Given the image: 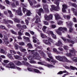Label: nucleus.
I'll return each mask as SVG.
<instances>
[{
	"instance_id": "nucleus-1",
	"label": "nucleus",
	"mask_w": 77,
	"mask_h": 77,
	"mask_svg": "<svg viewBox=\"0 0 77 77\" xmlns=\"http://www.w3.org/2000/svg\"><path fill=\"white\" fill-rule=\"evenodd\" d=\"M50 49V47H48L47 48V50L48 51V52H47V53L48 55V56H49V58H50L51 59L48 58H47L46 60H48V62H50L51 61V62H56V60H54L53 59V57H51V55Z\"/></svg>"
},
{
	"instance_id": "nucleus-2",
	"label": "nucleus",
	"mask_w": 77,
	"mask_h": 77,
	"mask_svg": "<svg viewBox=\"0 0 77 77\" xmlns=\"http://www.w3.org/2000/svg\"><path fill=\"white\" fill-rule=\"evenodd\" d=\"M43 41L46 45H51V42H53L52 39L50 38H48V40L43 39Z\"/></svg>"
},
{
	"instance_id": "nucleus-3",
	"label": "nucleus",
	"mask_w": 77,
	"mask_h": 77,
	"mask_svg": "<svg viewBox=\"0 0 77 77\" xmlns=\"http://www.w3.org/2000/svg\"><path fill=\"white\" fill-rule=\"evenodd\" d=\"M6 68H11L13 69H16L17 66H15V64L12 63L10 62L8 64V65L6 66Z\"/></svg>"
},
{
	"instance_id": "nucleus-4",
	"label": "nucleus",
	"mask_w": 77,
	"mask_h": 77,
	"mask_svg": "<svg viewBox=\"0 0 77 77\" xmlns=\"http://www.w3.org/2000/svg\"><path fill=\"white\" fill-rule=\"evenodd\" d=\"M38 64H40V65H44L45 66H48V67H53V66L51 65L48 64L47 63L43 61L42 62H38Z\"/></svg>"
},
{
	"instance_id": "nucleus-5",
	"label": "nucleus",
	"mask_w": 77,
	"mask_h": 77,
	"mask_svg": "<svg viewBox=\"0 0 77 77\" xmlns=\"http://www.w3.org/2000/svg\"><path fill=\"white\" fill-rule=\"evenodd\" d=\"M45 18L46 20L47 21H49L50 20H52L53 18V15L52 14H50L49 16L47 15L45 16Z\"/></svg>"
},
{
	"instance_id": "nucleus-6",
	"label": "nucleus",
	"mask_w": 77,
	"mask_h": 77,
	"mask_svg": "<svg viewBox=\"0 0 77 77\" xmlns=\"http://www.w3.org/2000/svg\"><path fill=\"white\" fill-rule=\"evenodd\" d=\"M16 12L18 15H20V16H22L23 15V13H22V11L21 10V8H19L18 10H16Z\"/></svg>"
},
{
	"instance_id": "nucleus-7",
	"label": "nucleus",
	"mask_w": 77,
	"mask_h": 77,
	"mask_svg": "<svg viewBox=\"0 0 77 77\" xmlns=\"http://www.w3.org/2000/svg\"><path fill=\"white\" fill-rule=\"evenodd\" d=\"M55 57L57 60H58L60 61L63 62V58L64 57H61L60 56H56Z\"/></svg>"
},
{
	"instance_id": "nucleus-8",
	"label": "nucleus",
	"mask_w": 77,
	"mask_h": 77,
	"mask_svg": "<svg viewBox=\"0 0 77 77\" xmlns=\"http://www.w3.org/2000/svg\"><path fill=\"white\" fill-rule=\"evenodd\" d=\"M4 43L5 44H6V45L8 44L9 42L8 41V37H7L6 36H5L4 37Z\"/></svg>"
},
{
	"instance_id": "nucleus-9",
	"label": "nucleus",
	"mask_w": 77,
	"mask_h": 77,
	"mask_svg": "<svg viewBox=\"0 0 77 77\" xmlns=\"http://www.w3.org/2000/svg\"><path fill=\"white\" fill-rule=\"evenodd\" d=\"M72 23L70 22L69 25H68V26H69V32H72L74 30V29L72 28V27L71 26H72Z\"/></svg>"
},
{
	"instance_id": "nucleus-10",
	"label": "nucleus",
	"mask_w": 77,
	"mask_h": 77,
	"mask_svg": "<svg viewBox=\"0 0 77 77\" xmlns=\"http://www.w3.org/2000/svg\"><path fill=\"white\" fill-rule=\"evenodd\" d=\"M70 52H72V54H71V53H69V55L70 56H71L72 54V55H73V56H75V50H70Z\"/></svg>"
},
{
	"instance_id": "nucleus-11",
	"label": "nucleus",
	"mask_w": 77,
	"mask_h": 77,
	"mask_svg": "<svg viewBox=\"0 0 77 77\" xmlns=\"http://www.w3.org/2000/svg\"><path fill=\"white\" fill-rule=\"evenodd\" d=\"M43 8L46 12H49V11L48 9V6L47 5H45L43 6Z\"/></svg>"
},
{
	"instance_id": "nucleus-12",
	"label": "nucleus",
	"mask_w": 77,
	"mask_h": 77,
	"mask_svg": "<svg viewBox=\"0 0 77 77\" xmlns=\"http://www.w3.org/2000/svg\"><path fill=\"white\" fill-rule=\"evenodd\" d=\"M36 19L35 21V23H36V24H37V23H38L39 22H41V20H40V19L39 18V17H38V16H37L36 17Z\"/></svg>"
},
{
	"instance_id": "nucleus-13",
	"label": "nucleus",
	"mask_w": 77,
	"mask_h": 77,
	"mask_svg": "<svg viewBox=\"0 0 77 77\" xmlns=\"http://www.w3.org/2000/svg\"><path fill=\"white\" fill-rule=\"evenodd\" d=\"M22 5L23 7V13H25V12L26 11V8H24V7H26V6L24 4H22Z\"/></svg>"
},
{
	"instance_id": "nucleus-14",
	"label": "nucleus",
	"mask_w": 77,
	"mask_h": 77,
	"mask_svg": "<svg viewBox=\"0 0 77 77\" xmlns=\"http://www.w3.org/2000/svg\"><path fill=\"white\" fill-rule=\"evenodd\" d=\"M49 32L51 33V36L54 39H56V36L55 35H54L53 33V31H49Z\"/></svg>"
},
{
	"instance_id": "nucleus-15",
	"label": "nucleus",
	"mask_w": 77,
	"mask_h": 77,
	"mask_svg": "<svg viewBox=\"0 0 77 77\" xmlns=\"http://www.w3.org/2000/svg\"><path fill=\"white\" fill-rule=\"evenodd\" d=\"M37 53L36 54V55H34V59H38V60L40 59L41 58V57H40V56H38L37 57Z\"/></svg>"
},
{
	"instance_id": "nucleus-16",
	"label": "nucleus",
	"mask_w": 77,
	"mask_h": 77,
	"mask_svg": "<svg viewBox=\"0 0 77 77\" xmlns=\"http://www.w3.org/2000/svg\"><path fill=\"white\" fill-rule=\"evenodd\" d=\"M17 65H21L22 63L21 62L18 61H16L14 62Z\"/></svg>"
},
{
	"instance_id": "nucleus-17",
	"label": "nucleus",
	"mask_w": 77,
	"mask_h": 77,
	"mask_svg": "<svg viewBox=\"0 0 77 77\" xmlns=\"http://www.w3.org/2000/svg\"><path fill=\"white\" fill-rule=\"evenodd\" d=\"M43 9L40 8L38 11L37 12V13L39 16H41V12H43Z\"/></svg>"
},
{
	"instance_id": "nucleus-18",
	"label": "nucleus",
	"mask_w": 77,
	"mask_h": 77,
	"mask_svg": "<svg viewBox=\"0 0 77 77\" xmlns=\"http://www.w3.org/2000/svg\"><path fill=\"white\" fill-rule=\"evenodd\" d=\"M55 17V19L56 20H57L59 19H60V16L58 14H56L54 15Z\"/></svg>"
},
{
	"instance_id": "nucleus-19",
	"label": "nucleus",
	"mask_w": 77,
	"mask_h": 77,
	"mask_svg": "<svg viewBox=\"0 0 77 77\" xmlns=\"http://www.w3.org/2000/svg\"><path fill=\"white\" fill-rule=\"evenodd\" d=\"M19 48L20 51L22 52H24V51H26V49H24L22 47L20 46Z\"/></svg>"
},
{
	"instance_id": "nucleus-20",
	"label": "nucleus",
	"mask_w": 77,
	"mask_h": 77,
	"mask_svg": "<svg viewBox=\"0 0 77 77\" xmlns=\"http://www.w3.org/2000/svg\"><path fill=\"white\" fill-rule=\"evenodd\" d=\"M0 52H1V53H3V54H5L7 53L6 51H5L3 49H1Z\"/></svg>"
},
{
	"instance_id": "nucleus-21",
	"label": "nucleus",
	"mask_w": 77,
	"mask_h": 77,
	"mask_svg": "<svg viewBox=\"0 0 77 77\" xmlns=\"http://www.w3.org/2000/svg\"><path fill=\"white\" fill-rule=\"evenodd\" d=\"M41 36L42 38H45V37H47L46 35L43 34L42 33H41Z\"/></svg>"
},
{
	"instance_id": "nucleus-22",
	"label": "nucleus",
	"mask_w": 77,
	"mask_h": 77,
	"mask_svg": "<svg viewBox=\"0 0 77 77\" xmlns=\"http://www.w3.org/2000/svg\"><path fill=\"white\" fill-rule=\"evenodd\" d=\"M55 44L56 45H57V46H60V45H62V43L60 41H58V43H56Z\"/></svg>"
},
{
	"instance_id": "nucleus-23",
	"label": "nucleus",
	"mask_w": 77,
	"mask_h": 77,
	"mask_svg": "<svg viewBox=\"0 0 77 77\" xmlns=\"http://www.w3.org/2000/svg\"><path fill=\"white\" fill-rule=\"evenodd\" d=\"M32 14V13L29 10L26 11V15L27 16H30V15Z\"/></svg>"
},
{
	"instance_id": "nucleus-24",
	"label": "nucleus",
	"mask_w": 77,
	"mask_h": 77,
	"mask_svg": "<svg viewBox=\"0 0 77 77\" xmlns=\"http://www.w3.org/2000/svg\"><path fill=\"white\" fill-rule=\"evenodd\" d=\"M51 7L53 10H54V11H56V10H57V8H56V7L55 5H51Z\"/></svg>"
},
{
	"instance_id": "nucleus-25",
	"label": "nucleus",
	"mask_w": 77,
	"mask_h": 77,
	"mask_svg": "<svg viewBox=\"0 0 77 77\" xmlns=\"http://www.w3.org/2000/svg\"><path fill=\"white\" fill-rule=\"evenodd\" d=\"M55 3L56 5H57V8L58 9H60V7H59V2H55Z\"/></svg>"
},
{
	"instance_id": "nucleus-26",
	"label": "nucleus",
	"mask_w": 77,
	"mask_h": 77,
	"mask_svg": "<svg viewBox=\"0 0 77 77\" xmlns=\"http://www.w3.org/2000/svg\"><path fill=\"white\" fill-rule=\"evenodd\" d=\"M27 46L29 47V48H32L33 47H32V45L30 43H28L27 44Z\"/></svg>"
},
{
	"instance_id": "nucleus-27",
	"label": "nucleus",
	"mask_w": 77,
	"mask_h": 77,
	"mask_svg": "<svg viewBox=\"0 0 77 77\" xmlns=\"http://www.w3.org/2000/svg\"><path fill=\"white\" fill-rule=\"evenodd\" d=\"M34 71H35V72H37V73H41V72L38 69H34Z\"/></svg>"
},
{
	"instance_id": "nucleus-28",
	"label": "nucleus",
	"mask_w": 77,
	"mask_h": 77,
	"mask_svg": "<svg viewBox=\"0 0 77 77\" xmlns=\"http://www.w3.org/2000/svg\"><path fill=\"white\" fill-rule=\"evenodd\" d=\"M32 38L33 39V42L36 43V38L35 36H33Z\"/></svg>"
},
{
	"instance_id": "nucleus-29",
	"label": "nucleus",
	"mask_w": 77,
	"mask_h": 77,
	"mask_svg": "<svg viewBox=\"0 0 77 77\" xmlns=\"http://www.w3.org/2000/svg\"><path fill=\"white\" fill-rule=\"evenodd\" d=\"M53 50L54 51H55V52H56V53H57V54H59V51L57 50V49L55 48H54L53 49Z\"/></svg>"
},
{
	"instance_id": "nucleus-30",
	"label": "nucleus",
	"mask_w": 77,
	"mask_h": 77,
	"mask_svg": "<svg viewBox=\"0 0 77 77\" xmlns=\"http://www.w3.org/2000/svg\"><path fill=\"white\" fill-rule=\"evenodd\" d=\"M23 65H26L27 66H28L29 65L28 63L26 61H23Z\"/></svg>"
},
{
	"instance_id": "nucleus-31",
	"label": "nucleus",
	"mask_w": 77,
	"mask_h": 77,
	"mask_svg": "<svg viewBox=\"0 0 77 77\" xmlns=\"http://www.w3.org/2000/svg\"><path fill=\"white\" fill-rule=\"evenodd\" d=\"M64 30V31H63ZM65 31H67V28L65 27H63V32L64 33L65 32Z\"/></svg>"
},
{
	"instance_id": "nucleus-32",
	"label": "nucleus",
	"mask_w": 77,
	"mask_h": 77,
	"mask_svg": "<svg viewBox=\"0 0 77 77\" xmlns=\"http://www.w3.org/2000/svg\"><path fill=\"white\" fill-rule=\"evenodd\" d=\"M70 68L71 69H72V70H74V69H76L77 71V68H76V67H74L72 66H71L70 67Z\"/></svg>"
},
{
	"instance_id": "nucleus-33",
	"label": "nucleus",
	"mask_w": 77,
	"mask_h": 77,
	"mask_svg": "<svg viewBox=\"0 0 77 77\" xmlns=\"http://www.w3.org/2000/svg\"><path fill=\"white\" fill-rule=\"evenodd\" d=\"M72 5L75 8H77V5L75 3L72 4Z\"/></svg>"
},
{
	"instance_id": "nucleus-34",
	"label": "nucleus",
	"mask_w": 77,
	"mask_h": 77,
	"mask_svg": "<svg viewBox=\"0 0 77 77\" xmlns=\"http://www.w3.org/2000/svg\"><path fill=\"white\" fill-rule=\"evenodd\" d=\"M29 62L30 63H33L34 64L36 63V62L34 60L31 61Z\"/></svg>"
},
{
	"instance_id": "nucleus-35",
	"label": "nucleus",
	"mask_w": 77,
	"mask_h": 77,
	"mask_svg": "<svg viewBox=\"0 0 77 77\" xmlns=\"http://www.w3.org/2000/svg\"><path fill=\"white\" fill-rule=\"evenodd\" d=\"M8 12L9 14H11L10 15V16L11 17H12L13 16V14H12V12H11V11L9 10L8 11Z\"/></svg>"
},
{
	"instance_id": "nucleus-36",
	"label": "nucleus",
	"mask_w": 77,
	"mask_h": 77,
	"mask_svg": "<svg viewBox=\"0 0 77 77\" xmlns=\"http://www.w3.org/2000/svg\"><path fill=\"white\" fill-rule=\"evenodd\" d=\"M47 27L45 26H44L43 27V28L42 29L43 32H45L46 31V29H47Z\"/></svg>"
},
{
	"instance_id": "nucleus-37",
	"label": "nucleus",
	"mask_w": 77,
	"mask_h": 77,
	"mask_svg": "<svg viewBox=\"0 0 77 77\" xmlns=\"http://www.w3.org/2000/svg\"><path fill=\"white\" fill-rule=\"evenodd\" d=\"M68 41L69 42H71V43H72V44H74V42L72 41L71 40L68 39Z\"/></svg>"
},
{
	"instance_id": "nucleus-38",
	"label": "nucleus",
	"mask_w": 77,
	"mask_h": 77,
	"mask_svg": "<svg viewBox=\"0 0 77 77\" xmlns=\"http://www.w3.org/2000/svg\"><path fill=\"white\" fill-rule=\"evenodd\" d=\"M72 60H73V61H75V62H77V58L75 57H74L72 58Z\"/></svg>"
},
{
	"instance_id": "nucleus-39",
	"label": "nucleus",
	"mask_w": 77,
	"mask_h": 77,
	"mask_svg": "<svg viewBox=\"0 0 77 77\" xmlns=\"http://www.w3.org/2000/svg\"><path fill=\"white\" fill-rule=\"evenodd\" d=\"M0 8H1V9H5V7L4 6H2V5L0 4Z\"/></svg>"
},
{
	"instance_id": "nucleus-40",
	"label": "nucleus",
	"mask_w": 77,
	"mask_h": 77,
	"mask_svg": "<svg viewBox=\"0 0 77 77\" xmlns=\"http://www.w3.org/2000/svg\"><path fill=\"white\" fill-rule=\"evenodd\" d=\"M19 44L21 46H22V45H24V43L23 42H21L19 43Z\"/></svg>"
},
{
	"instance_id": "nucleus-41",
	"label": "nucleus",
	"mask_w": 77,
	"mask_h": 77,
	"mask_svg": "<svg viewBox=\"0 0 77 77\" xmlns=\"http://www.w3.org/2000/svg\"><path fill=\"white\" fill-rule=\"evenodd\" d=\"M14 21H15V22H17V23H20V20H19L18 19H14Z\"/></svg>"
},
{
	"instance_id": "nucleus-42",
	"label": "nucleus",
	"mask_w": 77,
	"mask_h": 77,
	"mask_svg": "<svg viewBox=\"0 0 77 77\" xmlns=\"http://www.w3.org/2000/svg\"><path fill=\"white\" fill-rule=\"evenodd\" d=\"M67 58L65 57H64V58L63 59V62H67Z\"/></svg>"
},
{
	"instance_id": "nucleus-43",
	"label": "nucleus",
	"mask_w": 77,
	"mask_h": 77,
	"mask_svg": "<svg viewBox=\"0 0 77 77\" xmlns=\"http://www.w3.org/2000/svg\"><path fill=\"white\" fill-rule=\"evenodd\" d=\"M37 26L38 27V28H40L41 29V26H42V25H41L40 23H38L37 25Z\"/></svg>"
},
{
	"instance_id": "nucleus-44",
	"label": "nucleus",
	"mask_w": 77,
	"mask_h": 77,
	"mask_svg": "<svg viewBox=\"0 0 77 77\" xmlns=\"http://www.w3.org/2000/svg\"><path fill=\"white\" fill-rule=\"evenodd\" d=\"M28 52H31L32 54H33V53H34V52H35V51L34 50L31 51L30 50H28Z\"/></svg>"
},
{
	"instance_id": "nucleus-45",
	"label": "nucleus",
	"mask_w": 77,
	"mask_h": 77,
	"mask_svg": "<svg viewBox=\"0 0 77 77\" xmlns=\"http://www.w3.org/2000/svg\"><path fill=\"white\" fill-rule=\"evenodd\" d=\"M14 56L16 59H18V58H20V56L18 55Z\"/></svg>"
},
{
	"instance_id": "nucleus-46",
	"label": "nucleus",
	"mask_w": 77,
	"mask_h": 77,
	"mask_svg": "<svg viewBox=\"0 0 77 77\" xmlns=\"http://www.w3.org/2000/svg\"><path fill=\"white\" fill-rule=\"evenodd\" d=\"M63 23V22L62 21H59L57 23V24H58V25H60V24H62Z\"/></svg>"
},
{
	"instance_id": "nucleus-47",
	"label": "nucleus",
	"mask_w": 77,
	"mask_h": 77,
	"mask_svg": "<svg viewBox=\"0 0 77 77\" xmlns=\"http://www.w3.org/2000/svg\"><path fill=\"white\" fill-rule=\"evenodd\" d=\"M58 29L60 31H63V27H60L58 28Z\"/></svg>"
},
{
	"instance_id": "nucleus-48",
	"label": "nucleus",
	"mask_w": 77,
	"mask_h": 77,
	"mask_svg": "<svg viewBox=\"0 0 77 77\" xmlns=\"http://www.w3.org/2000/svg\"><path fill=\"white\" fill-rule=\"evenodd\" d=\"M44 23L45 25H49V24L48 23V22H47V21H44Z\"/></svg>"
},
{
	"instance_id": "nucleus-49",
	"label": "nucleus",
	"mask_w": 77,
	"mask_h": 77,
	"mask_svg": "<svg viewBox=\"0 0 77 77\" xmlns=\"http://www.w3.org/2000/svg\"><path fill=\"white\" fill-rule=\"evenodd\" d=\"M25 35H26V36H29V37L30 36V34H29V33L27 32H26L25 33Z\"/></svg>"
},
{
	"instance_id": "nucleus-50",
	"label": "nucleus",
	"mask_w": 77,
	"mask_h": 77,
	"mask_svg": "<svg viewBox=\"0 0 77 77\" xmlns=\"http://www.w3.org/2000/svg\"><path fill=\"white\" fill-rule=\"evenodd\" d=\"M11 32H12V33H13V34H14V35H16V34H17V33L16 32H15L13 30H11Z\"/></svg>"
},
{
	"instance_id": "nucleus-51",
	"label": "nucleus",
	"mask_w": 77,
	"mask_h": 77,
	"mask_svg": "<svg viewBox=\"0 0 77 77\" xmlns=\"http://www.w3.org/2000/svg\"><path fill=\"white\" fill-rule=\"evenodd\" d=\"M62 7L63 8H64L65 9H66V8H67V6L65 5H62Z\"/></svg>"
},
{
	"instance_id": "nucleus-52",
	"label": "nucleus",
	"mask_w": 77,
	"mask_h": 77,
	"mask_svg": "<svg viewBox=\"0 0 77 77\" xmlns=\"http://www.w3.org/2000/svg\"><path fill=\"white\" fill-rule=\"evenodd\" d=\"M63 48L64 49H65V50H66L67 48H68V46H64Z\"/></svg>"
},
{
	"instance_id": "nucleus-53",
	"label": "nucleus",
	"mask_w": 77,
	"mask_h": 77,
	"mask_svg": "<svg viewBox=\"0 0 77 77\" xmlns=\"http://www.w3.org/2000/svg\"><path fill=\"white\" fill-rule=\"evenodd\" d=\"M25 21L26 22V24L27 26L28 24H29V21L27 19H26L25 20Z\"/></svg>"
},
{
	"instance_id": "nucleus-54",
	"label": "nucleus",
	"mask_w": 77,
	"mask_h": 77,
	"mask_svg": "<svg viewBox=\"0 0 77 77\" xmlns=\"http://www.w3.org/2000/svg\"><path fill=\"white\" fill-rule=\"evenodd\" d=\"M23 38L24 39H25L26 40H29V37H25V36L23 37Z\"/></svg>"
},
{
	"instance_id": "nucleus-55",
	"label": "nucleus",
	"mask_w": 77,
	"mask_h": 77,
	"mask_svg": "<svg viewBox=\"0 0 77 77\" xmlns=\"http://www.w3.org/2000/svg\"><path fill=\"white\" fill-rule=\"evenodd\" d=\"M73 20L74 22H75L77 23V20H76V18L74 17L73 18Z\"/></svg>"
},
{
	"instance_id": "nucleus-56",
	"label": "nucleus",
	"mask_w": 77,
	"mask_h": 77,
	"mask_svg": "<svg viewBox=\"0 0 77 77\" xmlns=\"http://www.w3.org/2000/svg\"><path fill=\"white\" fill-rule=\"evenodd\" d=\"M3 62H4V63H8V62H9V61H8L7 60H4Z\"/></svg>"
},
{
	"instance_id": "nucleus-57",
	"label": "nucleus",
	"mask_w": 77,
	"mask_h": 77,
	"mask_svg": "<svg viewBox=\"0 0 77 77\" xmlns=\"http://www.w3.org/2000/svg\"><path fill=\"white\" fill-rule=\"evenodd\" d=\"M62 39L64 41H66V40H67V39H66L65 38H64V37H61Z\"/></svg>"
},
{
	"instance_id": "nucleus-58",
	"label": "nucleus",
	"mask_w": 77,
	"mask_h": 77,
	"mask_svg": "<svg viewBox=\"0 0 77 77\" xmlns=\"http://www.w3.org/2000/svg\"><path fill=\"white\" fill-rule=\"evenodd\" d=\"M15 48L16 50H18V45H15Z\"/></svg>"
},
{
	"instance_id": "nucleus-59",
	"label": "nucleus",
	"mask_w": 77,
	"mask_h": 77,
	"mask_svg": "<svg viewBox=\"0 0 77 77\" xmlns=\"http://www.w3.org/2000/svg\"><path fill=\"white\" fill-rule=\"evenodd\" d=\"M62 11L63 12H66V10H65V8H62Z\"/></svg>"
},
{
	"instance_id": "nucleus-60",
	"label": "nucleus",
	"mask_w": 77,
	"mask_h": 77,
	"mask_svg": "<svg viewBox=\"0 0 77 77\" xmlns=\"http://www.w3.org/2000/svg\"><path fill=\"white\" fill-rule=\"evenodd\" d=\"M56 26L55 25H51V27L52 28H56Z\"/></svg>"
},
{
	"instance_id": "nucleus-61",
	"label": "nucleus",
	"mask_w": 77,
	"mask_h": 77,
	"mask_svg": "<svg viewBox=\"0 0 77 77\" xmlns=\"http://www.w3.org/2000/svg\"><path fill=\"white\" fill-rule=\"evenodd\" d=\"M27 69L29 71H33L32 69L29 68H28Z\"/></svg>"
},
{
	"instance_id": "nucleus-62",
	"label": "nucleus",
	"mask_w": 77,
	"mask_h": 77,
	"mask_svg": "<svg viewBox=\"0 0 77 77\" xmlns=\"http://www.w3.org/2000/svg\"><path fill=\"white\" fill-rule=\"evenodd\" d=\"M12 7H13V8H16V5H15L14 4V3H13L12 4Z\"/></svg>"
},
{
	"instance_id": "nucleus-63",
	"label": "nucleus",
	"mask_w": 77,
	"mask_h": 77,
	"mask_svg": "<svg viewBox=\"0 0 77 77\" xmlns=\"http://www.w3.org/2000/svg\"><path fill=\"white\" fill-rule=\"evenodd\" d=\"M18 33L20 36H21V35H23L24 34H23V33H22L21 32H18Z\"/></svg>"
},
{
	"instance_id": "nucleus-64",
	"label": "nucleus",
	"mask_w": 77,
	"mask_h": 77,
	"mask_svg": "<svg viewBox=\"0 0 77 77\" xmlns=\"http://www.w3.org/2000/svg\"><path fill=\"white\" fill-rule=\"evenodd\" d=\"M22 27L23 29H27V26H26V25H23Z\"/></svg>"
}]
</instances>
